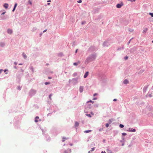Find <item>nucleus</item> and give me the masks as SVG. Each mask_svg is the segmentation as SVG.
Returning a JSON list of instances; mask_svg holds the SVG:
<instances>
[{"instance_id": "f257e3e1", "label": "nucleus", "mask_w": 153, "mask_h": 153, "mask_svg": "<svg viewBox=\"0 0 153 153\" xmlns=\"http://www.w3.org/2000/svg\"><path fill=\"white\" fill-rule=\"evenodd\" d=\"M96 57L97 56L95 53H92L90 55L87 57L85 61V64L87 65L91 62L94 61L96 59Z\"/></svg>"}, {"instance_id": "f03ea898", "label": "nucleus", "mask_w": 153, "mask_h": 153, "mask_svg": "<svg viewBox=\"0 0 153 153\" xmlns=\"http://www.w3.org/2000/svg\"><path fill=\"white\" fill-rule=\"evenodd\" d=\"M36 90L32 88L29 92V96L32 97L36 93Z\"/></svg>"}, {"instance_id": "7ed1b4c3", "label": "nucleus", "mask_w": 153, "mask_h": 153, "mask_svg": "<svg viewBox=\"0 0 153 153\" xmlns=\"http://www.w3.org/2000/svg\"><path fill=\"white\" fill-rule=\"evenodd\" d=\"M110 44L108 41H105L103 43L102 46L103 47H108Z\"/></svg>"}, {"instance_id": "20e7f679", "label": "nucleus", "mask_w": 153, "mask_h": 153, "mask_svg": "<svg viewBox=\"0 0 153 153\" xmlns=\"http://www.w3.org/2000/svg\"><path fill=\"white\" fill-rule=\"evenodd\" d=\"M129 51L131 53L134 54L135 53L136 48L134 47L130 49Z\"/></svg>"}, {"instance_id": "39448f33", "label": "nucleus", "mask_w": 153, "mask_h": 153, "mask_svg": "<svg viewBox=\"0 0 153 153\" xmlns=\"http://www.w3.org/2000/svg\"><path fill=\"white\" fill-rule=\"evenodd\" d=\"M123 4L122 2H121L120 3L117 4L116 5V7L118 8H121L122 6H123Z\"/></svg>"}, {"instance_id": "423d86ee", "label": "nucleus", "mask_w": 153, "mask_h": 153, "mask_svg": "<svg viewBox=\"0 0 153 153\" xmlns=\"http://www.w3.org/2000/svg\"><path fill=\"white\" fill-rule=\"evenodd\" d=\"M78 78H74L72 79V82L74 83V84L76 83H77V81L78 80Z\"/></svg>"}, {"instance_id": "0eeeda50", "label": "nucleus", "mask_w": 153, "mask_h": 153, "mask_svg": "<svg viewBox=\"0 0 153 153\" xmlns=\"http://www.w3.org/2000/svg\"><path fill=\"white\" fill-rule=\"evenodd\" d=\"M71 149H68L67 150H65L63 153H71Z\"/></svg>"}, {"instance_id": "6e6552de", "label": "nucleus", "mask_w": 153, "mask_h": 153, "mask_svg": "<svg viewBox=\"0 0 153 153\" xmlns=\"http://www.w3.org/2000/svg\"><path fill=\"white\" fill-rule=\"evenodd\" d=\"M129 132H134L136 131V129L135 128H129L128 129V130H127Z\"/></svg>"}, {"instance_id": "1a4fd4ad", "label": "nucleus", "mask_w": 153, "mask_h": 153, "mask_svg": "<svg viewBox=\"0 0 153 153\" xmlns=\"http://www.w3.org/2000/svg\"><path fill=\"white\" fill-rule=\"evenodd\" d=\"M79 126V123L77 121H75V122L74 127L76 128V129H77V127Z\"/></svg>"}, {"instance_id": "9d476101", "label": "nucleus", "mask_w": 153, "mask_h": 153, "mask_svg": "<svg viewBox=\"0 0 153 153\" xmlns=\"http://www.w3.org/2000/svg\"><path fill=\"white\" fill-rule=\"evenodd\" d=\"M94 50V46H91L89 48V51L90 52H93Z\"/></svg>"}, {"instance_id": "9b49d317", "label": "nucleus", "mask_w": 153, "mask_h": 153, "mask_svg": "<svg viewBox=\"0 0 153 153\" xmlns=\"http://www.w3.org/2000/svg\"><path fill=\"white\" fill-rule=\"evenodd\" d=\"M84 89V87L82 86H81L79 87V91L80 93H82Z\"/></svg>"}, {"instance_id": "f8f14e48", "label": "nucleus", "mask_w": 153, "mask_h": 153, "mask_svg": "<svg viewBox=\"0 0 153 153\" xmlns=\"http://www.w3.org/2000/svg\"><path fill=\"white\" fill-rule=\"evenodd\" d=\"M7 33L9 34H11L13 33L12 30L10 29H8L7 30Z\"/></svg>"}, {"instance_id": "ddd939ff", "label": "nucleus", "mask_w": 153, "mask_h": 153, "mask_svg": "<svg viewBox=\"0 0 153 153\" xmlns=\"http://www.w3.org/2000/svg\"><path fill=\"white\" fill-rule=\"evenodd\" d=\"M46 140L47 141H50L51 140V138L49 137V136L48 135H46L45 136Z\"/></svg>"}, {"instance_id": "4468645a", "label": "nucleus", "mask_w": 153, "mask_h": 153, "mask_svg": "<svg viewBox=\"0 0 153 153\" xmlns=\"http://www.w3.org/2000/svg\"><path fill=\"white\" fill-rule=\"evenodd\" d=\"M29 69L30 70H31V71H32V72H33V73H34V69L33 66H32L31 65H30V67H29Z\"/></svg>"}, {"instance_id": "2eb2a0df", "label": "nucleus", "mask_w": 153, "mask_h": 153, "mask_svg": "<svg viewBox=\"0 0 153 153\" xmlns=\"http://www.w3.org/2000/svg\"><path fill=\"white\" fill-rule=\"evenodd\" d=\"M148 86H145L144 88H143V92L144 93H145L147 90V88H148Z\"/></svg>"}, {"instance_id": "dca6fc26", "label": "nucleus", "mask_w": 153, "mask_h": 153, "mask_svg": "<svg viewBox=\"0 0 153 153\" xmlns=\"http://www.w3.org/2000/svg\"><path fill=\"white\" fill-rule=\"evenodd\" d=\"M115 120L114 119H113V118H111L110 119H109V121H108V123L110 124H111V123L113 121H114Z\"/></svg>"}, {"instance_id": "f3484780", "label": "nucleus", "mask_w": 153, "mask_h": 153, "mask_svg": "<svg viewBox=\"0 0 153 153\" xmlns=\"http://www.w3.org/2000/svg\"><path fill=\"white\" fill-rule=\"evenodd\" d=\"M88 74H89V72L88 71L86 72L84 75V78H86L87 77V76H88Z\"/></svg>"}, {"instance_id": "a211bd4d", "label": "nucleus", "mask_w": 153, "mask_h": 153, "mask_svg": "<svg viewBox=\"0 0 153 153\" xmlns=\"http://www.w3.org/2000/svg\"><path fill=\"white\" fill-rule=\"evenodd\" d=\"M17 5V3H15V4L13 9V10H12L13 12H14L15 10Z\"/></svg>"}, {"instance_id": "6ab92c4d", "label": "nucleus", "mask_w": 153, "mask_h": 153, "mask_svg": "<svg viewBox=\"0 0 153 153\" xmlns=\"http://www.w3.org/2000/svg\"><path fill=\"white\" fill-rule=\"evenodd\" d=\"M91 104H88L86 107V108L88 110L89 109H91Z\"/></svg>"}, {"instance_id": "aec40b11", "label": "nucleus", "mask_w": 153, "mask_h": 153, "mask_svg": "<svg viewBox=\"0 0 153 153\" xmlns=\"http://www.w3.org/2000/svg\"><path fill=\"white\" fill-rule=\"evenodd\" d=\"M128 82H128V80L127 79H125L123 81V83L125 84H126L128 83Z\"/></svg>"}, {"instance_id": "412c9836", "label": "nucleus", "mask_w": 153, "mask_h": 153, "mask_svg": "<svg viewBox=\"0 0 153 153\" xmlns=\"http://www.w3.org/2000/svg\"><path fill=\"white\" fill-rule=\"evenodd\" d=\"M148 30V29L147 28H144L143 31V33L145 34L147 31Z\"/></svg>"}, {"instance_id": "4be33fe9", "label": "nucleus", "mask_w": 153, "mask_h": 153, "mask_svg": "<svg viewBox=\"0 0 153 153\" xmlns=\"http://www.w3.org/2000/svg\"><path fill=\"white\" fill-rule=\"evenodd\" d=\"M124 49V48L123 46L122 47H119L117 49V51H120L122 49L123 50Z\"/></svg>"}, {"instance_id": "5701e85b", "label": "nucleus", "mask_w": 153, "mask_h": 153, "mask_svg": "<svg viewBox=\"0 0 153 153\" xmlns=\"http://www.w3.org/2000/svg\"><path fill=\"white\" fill-rule=\"evenodd\" d=\"M4 7L5 8H7L8 7V4L7 3H5L4 4Z\"/></svg>"}, {"instance_id": "b1692460", "label": "nucleus", "mask_w": 153, "mask_h": 153, "mask_svg": "<svg viewBox=\"0 0 153 153\" xmlns=\"http://www.w3.org/2000/svg\"><path fill=\"white\" fill-rule=\"evenodd\" d=\"M5 45V43L3 42H0V46L3 47Z\"/></svg>"}, {"instance_id": "393cba45", "label": "nucleus", "mask_w": 153, "mask_h": 153, "mask_svg": "<svg viewBox=\"0 0 153 153\" xmlns=\"http://www.w3.org/2000/svg\"><path fill=\"white\" fill-rule=\"evenodd\" d=\"M1 19L4 20L6 19V18H5L4 15H2L1 17Z\"/></svg>"}, {"instance_id": "a878e982", "label": "nucleus", "mask_w": 153, "mask_h": 153, "mask_svg": "<svg viewBox=\"0 0 153 153\" xmlns=\"http://www.w3.org/2000/svg\"><path fill=\"white\" fill-rule=\"evenodd\" d=\"M91 130H85L84 131V132L85 133H88L90 132H91Z\"/></svg>"}, {"instance_id": "bb28decb", "label": "nucleus", "mask_w": 153, "mask_h": 153, "mask_svg": "<svg viewBox=\"0 0 153 153\" xmlns=\"http://www.w3.org/2000/svg\"><path fill=\"white\" fill-rule=\"evenodd\" d=\"M77 73L76 72H75L73 74H72V76L73 77H75L76 76H77Z\"/></svg>"}, {"instance_id": "cd10ccee", "label": "nucleus", "mask_w": 153, "mask_h": 153, "mask_svg": "<svg viewBox=\"0 0 153 153\" xmlns=\"http://www.w3.org/2000/svg\"><path fill=\"white\" fill-rule=\"evenodd\" d=\"M22 55H23V57L24 59H26L27 58V55L26 54H25V53H23Z\"/></svg>"}, {"instance_id": "c85d7f7f", "label": "nucleus", "mask_w": 153, "mask_h": 153, "mask_svg": "<svg viewBox=\"0 0 153 153\" xmlns=\"http://www.w3.org/2000/svg\"><path fill=\"white\" fill-rule=\"evenodd\" d=\"M58 56H63V53L62 52H61V53H59L58 54Z\"/></svg>"}, {"instance_id": "c756f323", "label": "nucleus", "mask_w": 153, "mask_h": 153, "mask_svg": "<svg viewBox=\"0 0 153 153\" xmlns=\"http://www.w3.org/2000/svg\"><path fill=\"white\" fill-rule=\"evenodd\" d=\"M68 138H66V137H62V142H64L65 141V140L66 139H67Z\"/></svg>"}, {"instance_id": "7c9ffc66", "label": "nucleus", "mask_w": 153, "mask_h": 153, "mask_svg": "<svg viewBox=\"0 0 153 153\" xmlns=\"http://www.w3.org/2000/svg\"><path fill=\"white\" fill-rule=\"evenodd\" d=\"M39 118V117L36 116L35 117V122L36 123L38 122V120H36V119H38Z\"/></svg>"}, {"instance_id": "2f4dec72", "label": "nucleus", "mask_w": 153, "mask_h": 153, "mask_svg": "<svg viewBox=\"0 0 153 153\" xmlns=\"http://www.w3.org/2000/svg\"><path fill=\"white\" fill-rule=\"evenodd\" d=\"M119 127L120 128H122L124 127V126L123 124H120L119 125Z\"/></svg>"}, {"instance_id": "473e14b6", "label": "nucleus", "mask_w": 153, "mask_h": 153, "mask_svg": "<svg viewBox=\"0 0 153 153\" xmlns=\"http://www.w3.org/2000/svg\"><path fill=\"white\" fill-rule=\"evenodd\" d=\"M89 102H91L92 103H94V101H93L91 100H90L89 101L87 102V103H88Z\"/></svg>"}, {"instance_id": "72a5a7b5", "label": "nucleus", "mask_w": 153, "mask_h": 153, "mask_svg": "<svg viewBox=\"0 0 153 153\" xmlns=\"http://www.w3.org/2000/svg\"><path fill=\"white\" fill-rule=\"evenodd\" d=\"M21 88H22V87L21 86H19L17 87V89L18 90H21Z\"/></svg>"}, {"instance_id": "f704fd0d", "label": "nucleus", "mask_w": 153, "mask_h": 153, "mask_svg": "<svg viewBox=\"0 0 153 153\" xmlns=\"http://www.w3.org/2000/svg\"><path fill=\"white\" fill-rule=\"evenodd\" d=\"M86 22L85 21H83L81 22V24L82 25H83L85 24L86 23Z\"/></svg>"}, {"instance_id": "c9c22d12", "label": "nucleus", "mask_w": 153, "mask_h": 153, "mask_svg": "<svg viewBox=\"0 0 153 153\" xmlns=\"http://www.w3.org/2000/svg\"><path fill=\"white\" fill-rule=\"evenodd\" d=\"M85 115L86 116H87L88 117H91V115L89 114H86Z\"/></svg>"}, {"instance_id": "e433bc0d", "label": "nucleus", "mask_w": 153, "mask_h": 153, "mask_svg": "<svg viewBox=\"0 0 153 153\" xmlns=\"http://www.w3.org/2000/svg\"><path fill=\"white\" fill-rule=\"evenodd\" d=\"M109 124L108 123H107L105 124V127H106V128H108L109 127Z\"/></svg>"}, {"instance_id": "4c0bfd02", "label": "nucleus", "mask_w": 153, "mask_h": 153, "mask_svg": "<svg viewBox=\"0 0 153 153\" xmlns=\"http://www.w3.org/2000/svg\"><path fill=\"white\" fill-rule=\"evenodd\" d=\"M50 84V83L49 82H46L45 83V85H47L48 84Z\"/></svg>"}, {"instance_id": "58836bf2", "label": "nucleus", "mask_w": 153, "mask_h": 153, "mask_svg": "<svg viewBox=\"0 0 153 153\" xmlns=\"http://www.w3.org/2000/svg\"><path fill=\"white\" fill-rule=\"evenodd\" d=\"M123 136H126V135L127 134L126 133H123L122 134Z\"/></svg>"}, {"instance_id": "ea45409f", "label": "nucleus", "mask_w": 153, "mask_h": 153, "mask_svg": "<svg viewBox=\"0 0 153 153\" xmlns=\"http://www.w3.org/2000/svg\"><path fill=\"white\" fill-rule=\"evenodd\" d=\"M149 14L151 15L152 17H153V13H150Z\"/></svg>"}, {"instance_id": "a19ab883", "label": "nucleus", "mask_w": 153, "mask_h": 153, "mask_svg": "<svg viewBox=\"0 0 153 153\" xmlns=\"http://www.w3.org/2000/svg\"><path fill=\"white\" fill-rule=\"evenodd\" d=\"M95 149V147L92 148L91 149V150H90V151H91V152L93 151Z\"/></svg>"}, {"instance_id": "79ce46f5", "label": "nucleus", "mask_w": 153, "mask_h": 153, "mask_svg": "<svg viewBox=\"0 0 153 153\" xmlns=\"http://www.w3.org/2000/svg\"><path fill=\"white\" fill-rule=\"evenodd\" d=\"M128 30L129 31L131 32H132L133 31H134V30H132V29H131L130 28H129L128 29Z\"/></svg>"}, {"instance_id": "37998d69", "label": "nucleus", "mask_w": 153, "mask_h": 153, "mask_svg": "<svg viewBox=\"0 0 153 153\" xmlns=\"http://www.w3.org/2000/svg\"><path fill=\"white\" fill-rule=\"evenodd\" d=\"M133 38H132L131 39H130L129 40V42H128V43H127V45H128L129 44V43H130V42H131V40L132 39H133Z\"/></svg>"}, {"instance_id": "c03bdc74", "label": "nucleus", "mask_w": 153, "mask_h": 153, "mask_svg": "<svg viewBox=\"0 0 153 153\" xmlns=\"http://www.w3.org/2000/svg\"><path fill=\"white\" fill-rule=\"evenodd\" d=\"M103 130V128H100L99 129V131H101Z\"/></svg>"}, {"instance_id": "a18cd8bd", "label": "nucleus", "mask_w": 153, "mask_h": 153, "mask_svg": "<svg viewBox=\"0 0 153 153\" xmlns=\"http://www.w3.org/2000/svg\"><path fill=\"white\" fill-rule=\"evenodd\" d=\"M124 59L125 60H127L128 59V56H126L125 57H124Z\"/></svg>"}, {"instance_id": "49530a36", "label": "nucleus", "mask_w": 153, "mask_h": 153, "mask_svg": "<svg viewBox=\"0 0 153 153\" xmlns=\"http://www.w3.org/2000/svg\"><path fill=\"white\" fill-rule=\"evenodd\" d=\"M78 64V63L77 62H74L73 63V65H74L76 66Z\"/></svg>"}, {"instance_id": "de8ad7c7", "label": "nucleus", "mask_w": 153, "mask_h": 153, "mask_svg": "<svg viewBox=\"0 0 153 153\" xmlns=\"http://www.w3.org/2000/svg\"><path fill=\"white\" fill-rule=\"evenodd\" d=\"M82 2V1L81 0H79L78 1H77V2L78 3H81Z\"/></svg>"}, {"instance_id": "09e8293b", "label": "nucleus", "mask_w": 153, "mask_h": 153, "mask_svg": "<svg viewBox=\"0 0 153 153\" xmlns=\"http://www.w3.org/2000/svg\"><path fill=\"white\" fill-rule=\"evenodd\" d=\"M98 106V104H95L94 105V107H95L97 108Z\"/></svg>"}, {"instance_id": "8fccbe9b", "label": "nucleus", "mask_w": 153, "mask_h": 153, "mask_svg": "<svg viewBox=\"0 0 153 153\" xmlns=\"http://www.w3.org/2000/svg\"><path fill=\"white\" fill-rule=\"evenodd\" d=\"M29 3L30 5H32V2H31V1H30V0L29 1Z\"/></svg>"}, {"instance_id": "3c124183", "label": "nucleus", "mask_w": 153, "mask_h": 153, "mask_svg": "<svg viewBox=\"0 0 153 153\" xmlns=\"http://www.w3.org/2000/svg\"><path fill=\"white\" fill-rule=\"evenodd\" d=\"M6 13V11H5V12H3L1 14V16L2 15H4L5 14V13Z\"/></svg>"}, {"instance_id": "603ef678", "label": "nucleus", "mask_w": 153, "mask_h": 153, "mask_svg": "<svg viewBox=\"0 0 153 153\" xmlns=\"http://www.w3.org/2000/svg\"><path fill=\"white\" fill-rule=\"evenodd\" d=\"M52 95V94H50L49 95V98H50V100H51V96Z\"/></svg>"}, {"instance_id": "864d4df0", "label": "nucleus", "mask_w": 153, "mask_h": 153, "mask_svg": "<svg viewBox=\"0 0 153 153\" xmlns=\"http://www.w3.org/2000/svg\"><path fill=\"white\" fill-rule=\"evenodd\" d=\"M72 81V80H71V79H70L69 80V83H70Z\"/></svg>"}, {"instance_id": "5fc2aeb1", "label": "nucleus", "mask_w": 153, "mask_h": 153, "mask_svg": "<svg viewBox=\"0 0 153 153\" xmlns=\"http://www.w3.org/2000/svg\"><path fill=\"white\" fill-rule=\"evenodd\" d=\"M51 113H49L47 114V116H51Z\"/></svg>"}, {"instance_id": "6e6d98bb", "label": "nucleus", "mask_w": 153, "mask_h": 153, "mask_svg": "<svg viewBox=\"0 0 153 153\" xmlns=\"http://www.w3.org/2000/svg\"><path fill=\"white\" fill-rule=\"evenodd\" d=\"M149 96L150 97H152V95L151 94H149Z\"/></svg>"}, {"instance_id": "4d7b16f0", "label": "nucleus", "mask_w": 153, "mask_h": 153, "mask_svg": "<svg viewBox=\"0 0 153 153\" xmlns=\"http://www.w3.org/2000/svg\"><path fill=\"white\" fill-rule=\"evenodd\" d=\"M3 71V70L2 69H0V74H1V72L2 71Z\"/></svg>"}, {"instance_id": "13d9d810", "label": "nucleus", "mask_w": 153, "mask_h": 153, "mask_svg": "<svg viewBox=\"0 0 153 153\" xmlns=\"http://www.w3.org/2000/svg\"><path fill=\"white\" fill-rule=\"evenodd\" d=\"M14 63L15 65H16L17 64V63L16 62H15Z\"/></svg>"}, {"instance_id": "bf43d9fd", "label": "nucleus", "mask_w": 153, "mask_h": 153, "mask_svg": "<svg viewBox=\"0 0 153 153\" xmlns=\"http://www.w3.org/2000/svg\"><path fill=\"white\" fill-rule=\"evenodd\" d=\"M117 100L116 99H114L113 100L114 101H116Z\"/></svg>"}, {"instance_id": "052dcab7", "label": "nucleus", "mask_w": 153, "mask_h": 153, "mask_svg": "<svg viewBox=\"0 0 153 153\" xmlns=\"http://www.w3.org/2000/svg\"><path fill=\"white\" fill-rule=\"evenodd\" d=\"M47 30V29H45V30L43 31V33H44V32H46Z\"/></svg>"}, {"instance_id": "680f3d73", "label": "nucleus", "mask_w": 153, "mask_h": 153, "mask_svg": "<svg viewBox=\"0 0 153 153\" xmlns=\"http://www.w3.org/2000/svg\"><path fill=\"white\" fill-rule=\"evenodd\" d=\"M97 97H95V98H94L93 99V100H97Z\"/></svg>"}, {"instance_id": "e2e57ef3", "label": "nucleus", "mask_w": 153, "mask_h": 153, "mask_svg": "<svg viewBox=\"0 0 153 153\" xmlns=\"http://www.w3.org/2000/svg\"><path fill=\"white\" fill-rule=\"evenodd\" d=\"M8 70H7V69H5L4 70V72H5L6 71H8Z\"/></svg>"}, {"instance_id": "0e129e2a", "label": "nucleus", "mask_w": 153, "mask_h": 153, "mask_svg": "<svg viewBox=\"0 0 153 153\" xmlns=\"http://www.w3.org/2000/svg\"><path fill=\"white\" fill-rule=\"evenodd\" d=\"M14 68L15 69H17V67L16 66H14Z\"/></svg>"}, {"instance_id": "69168bd1", "label": "nucleus", "mask_w": 153, "mask_h": 153, "mask_svg": "<svg viewBox=\"0 0 153 153\" xmlns=\"http://www.w3.org/2000/svg\"><path fill=\"white\" fill-rule=\"evenodd\" d=\"M97 93H95L94 94V96H95L96 95H97Z\"/></svg>"}, {"instance_id": "338daca9", "label": "nucleus", "mask_w": 153, "mask_h": 153, "mask_svg": "<svg viewBox=\"0 0 153 153\" xmlns=\"http://www.w3.org/2000/svg\"><path fill=\"white\" fill-rule=\"evenodd\" d=\"M101 153H106V152L105 151H102Z\"/></svg>"}, {"instance_id": "774afa93", "label": "nucleus", "mask_w": 153, "mask_h": 153, "mask_svg": "<svg viewBox=\"0 0 153 153\" xmlns=\"http://www.w3.org/2000/svg\"><path fill=\"white\" fill-rule=\"evenodd\" d=\"M47 2H51V1L50 0H48L47 1Z\"/></svg>"}]
</instances>
